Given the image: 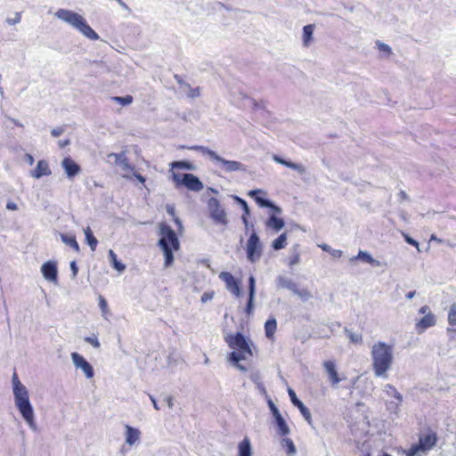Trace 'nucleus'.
<instances>
[{"label":"nucleus","instance_id":"nucleus-46","mask_svg":"<svg viewBox=\"0 0 456 456\" xmlns=\"http://www.w3.org/2000/svg\"><path fill=\"white\" fill-rule=\"evenodd\" d=\"M124 170H134V167L130 165L128 159L126 154L123 156L118 164Z\"/></svg>","mask_w":456,"mask_h":456},{"label":"nucleus","instance_id":"nucleus-56","mask_svg":"<svg viewBox=\"0 0 456 456\" xmlns=\"http://www.w3.org/2000/svg\"><path fill=\"white\" fill-rule=\"evenodd\" d=\"M99 306L102 312H104L107 309V301L102 296L99 297Z\"/></svg>","mask_w":456,"mask_h":456},{"label":"nucleus","instance_id":"nucleus-27","mask_svg":"<svg viewBox=\"0 0 456 456\" xmlns=\"http://www.w3.org/2000/svg\"><path fill=\"white\" fill-rule=\"evenodd\" d=\"M140 432L138 429L126 426V443L133 445L139 439Z\"/></svg>","mask_w":456,"mask_h":456},{"label":"nucleus","instance_id":"nucleus-2","mask_svg":"<svg viewBox=\"0 0 456 456\" xmlns=\"http://www.w3.org/2000/svg\"><path fill=\"white\" fill-rule=\"evenodd\" d=\"M371 366L376 377L387 378V371L394 362L393 346L383 341L373 344L370 349Z\"/></svg>","mask_w":456,"mask_h":456},{"label":"nucleus","instance_id":"nucleus-26","mask_svg":"<svg viewBox=\"0 0 456 456\" xmlns=\"http://www.w3.org/2000/svg\"><path fill=\"white\" fill-rule=\"evenodd\" d=\"M238 456H252L250 441L245 437L238 445Z\"/></svg>","mask_w":456,"mask_h":456},{"label":"nucleus","instance_id":"nucleus-3","mask_svg":"<svg viewBox=\"0 0 456 456\" xmlns=\"http://www.w3.org/2000/svg\"><path fill=\"white\" fill-rule=\"evenodd\" d=\"M159 235L158 246L164 254V265L168 267L174 262L173 251H177L180 248V241L175 232L166 223L159 224Z\"/></svg>","mask_w":456,"mask_h":456},{"label":"nucleus","instance_id":"nucleus-31","mask_svg":"<svg viewBox=\"0 0 456 456\" xmlns=\"http://www.w3.org/2000/svg\"><path fill=\"white\" fill-rule=\"evenodd\" d=\"M277 329V322L274 318L268 319L265 323V332L268 338L273 337V334Z\"/></svg>","mask_w":456,"mask_h":456},{"label":"nucleus","instance_id":"nucleus-8","mask_svg":"<svg viewBox=\"0 0 456 456\" xmlns=\"http://www.w3.org/2000/svg\"><path fill=\"white\" fill-rule=\"evenodd\" d=\"M246 252L247 258L251 263H255L262 255V244L256 232L250 234L247 241Z\"/></svg>","mask_w":456,"mask_h":456},{"label":"nucleus","instance_id":"nucleus-28","mask_svg":"<svg viewBox=\"0 0 456 456\" xmlns=\"http://www.w3.org/2000/svg\"><path fill=\"white\" fill-rule=\"evenodd\" d=\"M60 237L61 241L66 244L67 246H69L71 248H73L75 251H79V245L76 240V237L74 235H69L66 233H60Z\"/></svg>","mask_w":456,"mask_h":456},{"label":"nucleus","instance_id":"nucleus-34","mask_svg":"<svg viewBox=\"0 0 456 456\" xmlns=\"http://www.w3.org/2000/svg\"><path fill=\"white\" fill-rule=\"evenodd\" d=\"M286 244H287V234L284 232V233H281V235H279L278 238H276L273 241L272 248L274 250H280V249L284 248L286 247Z\"/></svg>","mask_w":456,"mask_h":456},{"label":"nucleus","instance_id":"nucleus-37","mask_svg":"<svg viewBox=\"0 0 456 456\" xmlns=\"http://www.w3.org/2000/svg\"><path fill=\"white\" fill-rule=\"evenodd\" d=\"M172 168H178V169H186V170H194L195 167L193 164H191L189 161L186 160H180V161H174L171 163Z\"/></svg>","mask_w":456,"mask_h":456},{"label":"nucleus","instance_id":"nucleus-5","mask_svg":"<svg viewBox=\"0 0 456 456\" xmlns=\"http://www.w3.org/2000/svg\"><path fill=\"white\" fill-rule=\"evenodd\" d=\"M187 148L189 150L198 151L203 154L208 155L210 159L216 161L219 165L220 168L226 173L246 171V167L242 163L235 160H227L220 157L216 151L208 149V147L201 145H193Z\"/></svg>","mask_w":456,"mask_h":456},{"label":"nucleus","instance_id":"nucleus-50","mask_svg":"<svg viewBox=\"0 0 456 456\" xmlns=\"http://www.w3.org/2000/svg\"><path fill=\"white\" fill-rule=\"evenodd\" d=\"M85 340L91 344L94 348L100 347V342L96 337H87Z\"/></svg>","mask_w":456,"mask_h":456},{"label":"nucleus","instance_id":"nucleus-49","mask_svg":"<svg viewBox=\"0 0 456 456\" xmlns=\"http://www.w3.org/2000/svg\"><path fill=\"white\" fill-rule=\"evenodd\" d=\"M20 20H21V14L20 12H16L15 13V17L14 18H7L6 19V22L9 24V25H15V24H18L20 22Z\"/></svg>","mask_w":456,"mask_h":456},{"label":"nucleus","instance_id":"nucleus-47","mask_svg":"<svg viewBox=\"0 0 456 456\" xmlns=\"http://www.w3.org/2000/svg\"><path fill=\"white\" fill-rule=\"evenodd\" d=\"M268 406L274 419L277 418L279 415H281L279 409L276 407V405L271 399L268 400Z\"/></svg>","mask_w":456,"mask_h":456},{"label":"nucleus","instance_id":"nucleus-38","mask_svg":"<svg viewBox=\"0 0 456 456\" xmlns=\"http://www.w3.org/2000/svg\"><path fill=\"white\" fill-rule=\"evenodd\" d=\"M281 446L287 450L288 454L296 453V446L290 438H283L281 440Z\"/></svg>","mask_w":456,"mask_h":456},{"label":"nucleus","instance_id":"nucleus-21","mask_svg":"<svg viewBox=\"0 0 456 456\" xmlns=\"http://www.w3.org/2000/svg\"><path fill=\"white\" fill-rule=\"evenodd\" d=\"M77 29L91 40H97L99 38L98 34L87 24L86 19L80 22Z\"/></svg>","mask_w":456,"mask_h":456},{"label":"nucleus","instance_id":"nucleus-63","mask_svg":"<svg viewBox=\"0 0 456 456\" xmlns=\"http://www.w3.org/2000/svg\"><path fill=\"white\" fill-rule=\"evenodd\" d=\"M298 262H299V256L297 255H296V256H294L293 257L290 258L289 265L293 266L295 265H297Z\"/></svg>","mask_w":456,"mask_h":456},{"label":"nucleus","instance_id":"nucleus-35","mask_svg":"<svg viewBox=\"0 0 456 456\" xmlns=\"http://www.w3.org/2000/svg\"><path fill=\"white\" fill-rule=\"evenodd\" d=\"M274 419H275V423L279 428L280 434L281 436L288 435L289 433V428L284 418L281 415H279Z\"/></svg>","mask_w":456,"mask_h":456},{"label":"nucleus","instance_id":"nucleus-42","mask_svg":"<svg viewBox=\"0 0 456 456\" xmlns=\"http://www.w3.org/2000/svg\"><path fill=\"white\" fill-rule=\"evenodd\" d=\"M402 402L396 401H391L387 403V408L390 412L397 414L400 411V405Z\"/></svg>","mask_w":456,"mask_h":456},{"label":"nucleus","instance_id":"nucleus-54","mask_svg":"<svg viewBox=\"0 0 456 456\" xmlns=\"http://www.w3.org/2000/svg\"><path fill=\"white\" fill-rule=\"evenodd\" d=\"M213 296L214 294L212 292H205L202 294L200 300L202 303H207L208 301H210L213 298Z\"/></svg>","mask_w":456,"mask_h":456},{"label":"nucleus","instance_id":"nucleus-11","mask_svg":"<svg viewBox=\"0 0 456 456\" xmlns=\"http://www.w3.org/2000/svg\"><path fill=\"white\" fill-rule=\"evenodd\" d=\"M219 278L225 283L226 289L236 297L240 295V284L232 273L228 272H222L219 274Z\"/></svg>","mask_w":456,"mask_h":456},{"label":"nucleus","instance_id":"nucleus-51","mask_svg":"<svg viewBox=\"0 0 456 456\" xmlns=\"http://www.w3.org/2000/svg\"><path fill=\"white\" fill-rule=\"evenodd\" d=\"M172 178H173V181L175 183V185L177 188L179 186L183 185V183H182L183 175H181L179 174L173 172Z\"/></svg>","mask_w":456,"mask_h":456},{"label":"nucleus","instance_id":"nucleus-29","mask_svg":"<svg viewBox=\"0 0 456 456\" xmlns=\"http://www.w3.org/2000/svg\"><path fill=\"white\" fill-rule=\"evenodd\" d=\"M109 256L111 265L115 270H117L118 273H122L125 271L126 265L122 264L119 260H118L117 255L112 249L109 250Z\"/></svg>","mask_w":456,"mask_h":456},{"label":"nucleus","instance_id":"nucleus-57","mask_svg":"<svg viewBox=\"0 0 456 456\" xmlns=\"http://www.w3.org/2000/svg\"><path fill=\"white\" fill-rule=\"evenodd\" d=\"M63 132H64V129H63L62 127H56V128L52 129V131H51V134H52L53 137H58V136H60Z\"/></svg>","mask_w":456,"mask_h":456},{"label":"nucleus","instance_id":"nucleus-39","mask_svg":"<svg viewBox=\"0 0 456 456\" xmlns=\"http://www.w3.org/2000/svg\"><path fill=\"white\" fill-rule=\"evenodd\" d=\"M232 198L241 207V209H243V215L249 216L250 209H249V207H248L247 201L236 195H234Z\"/></svg>","mask_w":456,"mask_h":456},{"label":"nucleus","instance_id":"nucleus-15","mask_svg":"<svg viewBox=\"0 0 456 456\" xmlns=\"http://www.w3.org/2000/svg\"><path fill=\"white\" fill-rule=\"evenodd\" d=\"M323 368L331 386L336 387L341 379L338 377L335 362L333 361H326L323 362Z\"/></svg>","mask_w":456,"mask_h":456},{"label":"nucleus","instance_id":"nucleus-41","mask_svg":"<svg viewBox=\"0 0 456 456\" xmlns=\"http://www.w3.org/2000/svg\"><path fill=\"white\" fill-rule=\"evenodd\" d=\"M112 100L119 104H121L122 106H126V105H129L130 103H132L133 102V97L131 95H126L124 97H121V96H114L112 97Z\"/></svg>","mask_w":456,"mask_h":456},{"label":"nucleus","instance_id":"nucleus-58","mask_svg":"<svg viewBox=\"0 0 456 456\" xmlns=\"http://www.w3.org/2000/svg\"><path fill=\"white\" fill-rule=\"evenodd\" d=\"M200 94V88L196 87V88L191 89V91L189 93V97L196 98V97H199Z\"/></svg>","mask_w":456,"mask_h":456},{"label":"nucleus","instance_id":"nucleus-62","mask_svg":"<svg viewBox=\"0 0 456 456\" xmlns=\"http://www.w3.org/2000/svg\"><path fill=\"white\" fill-rule=\"evenodd\" d=\"M6 208L9 209V210H17L18 209V206H17L16 203L12 202V201H9L6 204Z\"/></svg>","mask_w":456,"mask_h":456},{"label":"nucleus","instance_id":"nucleus-10","mask_svg":"<svg viewBox=\"0 0 456 456\" xmlns=\"http://www.w3.org/2000/svg\"><path fill=\"white\" fill-rule=\"evenodd\" d=\"M71 360L77 369L82 370L86 379H92L94 375L93 366L78 353L71 354Z\"/></svg>","mask_w":456,"mask_h":456},{"label":"nucleus","instance_id":"nucleus-32","mask_svg":"<svg viewBox=\"0 0 456 456\" xmlns=\"http://www.w3.org/2000/svg\"><path fill=\"white\" fill-rule=\"evenodd\" d=\"M383 391L387 396L394 397L396 401L403 402V395L397 391V389L390 384L384 386Z\"/></svg>","mask_w":456,"mask_h":456},{"label":"nucleus","instance_id":"nucleus-19","mask_svg":"<svg viewBox=\"0 0 456 456\" xmlns=\"http://www.w3.org/2000/svg\"><path fill=\"white\" fill-rule=\"evenodd\" d=\"M272 159L276 163L283 165V166H285V167H287L289 168H291L293 170H296V171H297L300 174H303L305 172V167L302 165L297 164V163H294V162L289 161V160H287V159H283L282 157H281V156H279L277 154H273Z\"/></svg>","mask_w":456,"mask_h":456},{"label":"nucleus","instance_id":"nucleus-4","mask_svg":"<svg viewBox=\"0 0 456 456\" xmlns=\"http://www.w3.org/2000/svg\"><path fill=\"white\" fill-rule=\"evenodd\" d=\"M225 341L229 347L233 349L229 354V360L232 363H237L246 360L248 356H252L250 342L241 332L227 335Z\"/></svg>","mask_w":456,"mask_h":456},{"label":"nucleus","instance_id":"nucleus-12","mask_svg":"<svg viewBox=\"0 0 456 456\" xmlns=\"http://www.w3.org/2000/svg\"><path fill=\"white\" fill-rule=\"evenodd\" d=\"M182 183L184 187L192 191H200L204 187L200 178L191 173L183 174Z\"/></svg>","mask_w":456,"mask_h":456},{"label":"nucleus","instance_id":"nucleus-17","mask_svg":"<svg viewBox=\"0 0 456 456\" xmlns=\"http://www.w3.org/2000/svg\"><path fill=\"white\" fill-rule=\"evenodd\" d=\"M436 324V317L434 314L424 315L415 326L419 334L423 333L427 329L434 327Z\"/></svg>","mask_w":456,"mask_h":456},{"label":"nucleus","instance_id":"nucleus-16","mask_svg":"<svg viewBox=\"0 0 456 456\" xmlns=\"http://www.w3.org/2000/svg\"><path fill=\"white\" fill-rule=\"evenodd\" d=\"M61 167L69 178H73L79 174L81 168L70 157L64 158L61 161Z\"/></svg>","mask_w":456,"mask_h":456},{"label":"nucleus","instance_id":"nucleus-55","mask_svg":"<svg viewBox=\"0 0 456 456\" xmlns=\"http://www.w3.org/2000/svg\"><path fill=\"white\" fill-rule=\"evenodd\" d=\"M166 210H167V213L171 216L173 218L175 217V206L172 205V204H167L166 205Z\"/></svg>","mask_w":456,"mask_h":456},{"label":"nucleus","instance_id":"nucleus-24","mask_svg":"<svg viewBox=\"0 0 456 456\" xmlns=\"http://www.w3.org/2000/svg\"><path fill=\"white\" fill-rule=\"evenodd\" d=\"M448 324L447 333H456V304H452L448 312Z\"/></svg>","mask_w":456,"mask_h":456},{"label":"nucleus","instance_id":"nucleus-7","mask_svg":"<svg viewBox=\"0 0 456 456\" xmlns=\"http://www.w3.org/2000/svg\"><path fill=\"white\" fill-rule=\"evenodd\" d=\"M208 210L209 217L212 219L214 224L224 226L228 224L229 219L227 213L216 198L212 197L208 200Z\"/></svg>","mask_w":456,"mask_h":456},{"label":"nucleus","instance_id":"nucleus-61","mask_svg":"<svg viewBox=\"0 0 456 456\" xmlns=\"http://www.w3.org/2000/svg\"><path fill=\"white\" fill-rule=\"evenodd\" d=\"M175 79L176 80V82L181 85V86H185L187 87H190V85L185 83L183 78L179 76V75H175Z\"/></svg>","mask_w":456,"mask_h":456},{"label":"nucleus","instance_id":"nucleus-33","mask_svg":"<svg viewBox=\"0 0 456 456\" xmlns=\"http://www.w3.org/2000/svg\"><path fill=\"white\" fill-rule=\"evenodd\" d=\"M84 232L86 235V243L90 247L91 250L94 251L98 244L97 239L94 236L90 227L85 229Z\"/></svg>","mask_w":456,"mask_h":456},{"label":"nucleus","instance_id":"nucleus-40","mask_svg":"<svg viewBox=\"0 0 456 456\" xmlns=\"http://www.w3.org/2000/svg\"><path fill=\"white\" fill-rule=\"evenodd\" d=\"M295 295L298 296L299 298L302 301H307L311 298L312 295L311 292L307 289H298L297 287L296 288V291L293 292Z\"/></svg>","mask_w":456,"mask_h":456},{"label":"nucleus","instance_id":"nucleus-9","mask_svg":"<svg viewBox=\"0 0 456 456\" xmlns=\"http://www.w3.org/2000/svg\"><path fill=\"white\" fill-rule=\"evenodd\" d=\"M54 15L57 19L68 23L76 29L85 19L82 15L68 9H59Z\"/></svg>","mask_w":456,"mask_h":456},{"label":"nucleus","instance_id":"nucleus-53","mask_svg":"<svg viewBox=\"0 0 456 456\" xmlns=\"http://www.w3.org/2000/svg\"><path fill=\"white\" fill-rule=\"evenodd\" d=\"M69 265H70V270L72 273L71 277H72V279H75L78 273V267L77 265L76 261H71Z\"/></svg>","mask_w":456,"mask_h":456},{"label":"nucleus","instance_id":"nucleus-1","mask_svg":"<svg viewBox=\"0 0 456 456\" xmlns=\"http://www.w3.org/2000/svg\"><path fill=\"white\" fill-rule=\"evenodd\" d=\"M12 381L15 406L30 429L37 432L38 428L35 420L34 409L29 401L28 391L19 379L16 372L13 373Z\"/></svg>","mask_w":456,"mask_h":456},{"label":"nucleus","instance_id":"nucleus-59","mask_svg":"<svg viewBox=\"0 0 456 456\" xmlns=\"http://www.w3.org/2000/svg\"><path fill=\"white\" fill-rule=\"evenodd\" d=\"M419 313L421 314H433L431 311H430V308L428 305H423L419 308Z\"/></svg>","mask_w":456,"mask_h":456},{"label":"nucleus","instance_id":"nucleus-60","mask_svg":"<svg viewBox=\"0 0 456 456\" xmlns=\"http://www.w3.org/2000/svg\"><path fill=\"white\" fill-rule=\"evenodd\" d=\"M330 255L335 258H339L342 256V251L339 249H332L330 251Z\"/></svg>","mask_w":456,"mask_h":456},{"label":"nucleus","instance_id":"nucleus-44","mask_svg":"<svg viewBox=\"0 0 456 456\" xmlns=\"http://www.w3.org/2000/svg\"><path fill=\"white\" fill-rule=\"evenodd\" d=\"M256 294V279L253 275L248 278V296H255Z\"/></svg>","mask_w":456,"mask_h":456},{"label":"nucleus","instance_id":"nucleus-22","mask_svg":"<svg viewBox=\"0 0 456 456\" xmlns=\"http://www.w3.org/2000/svg\"><path fill=\"white\" fill-rule=\"evenodd\" d=\"M263 192L261 190H252L248 192V196L253 198L255 200V201L256 202V204L261 207V208H267V207H271L273 205V201L266 199V198H263L261 196H258L259 193Z\"/></svg>","mask_w":456,"mask_h":456},{"label":"nucleus","instance_id":"nucleus-25","mask_svg":"<svg viewBox=\"0 0 456 456\" xmlns=\"http://www.w3.org/2000/svg\"><path fill=\"white\" fill-rule=\"evenodd\" d=\"M265 224L267 227L273 229L275 232L281 231L284 227V221L282 218L272 215L266 220Z\"/></svg>","mask_w":456,"mask_h":456},{"label":"nucleus","instance_id":"nucleus-52","mask_svg":"<svg viewBox=\"0 0 456 456\" xmlns=\"http://www.w3.org/2000/svg\"><path fill=\"white\" fill-rule=\"evenodd\" d=\"M403 237H404V240L405 241L410 244V245H412L414 247H416L418 248V250L419 251V242L417 240H415L414 239H412L411 237H410L408 234H403Z\"/></svg>","mask_w":456,"mask_h":456},{"label":"nucleus","instance_id":"nucleus-23","mask_svg":"<svg viewBox=\"0 0 456 456\" xmlns=\"http://www.w3.org/2000/svg\"><path fill=\"white\" fill-rule=\"evenodd\" d=\"M354 260H362L371 265L374 266H380L381 264L379 261L374 259L370 254H369L367 251L360 250L358 254L355 256H353L350 261L353 262Z\"/></svg>","mask_w":456,"mask_h":456},{"label":"nucleus","instance_id":"nucleus-6","mask_svg":"<svg viewBox=\"0 0 456 456\" xmlns=\"http://www.w3.org/2000/svg\"><path fill=\"white\" fill-rule=\"evenodd\" d=\"M436 436L435 433L420 435L419 442L412 444L409 449L403 450L406 456H425L436 444Z\"/></svg>","mask_w":456,"mask_h":456},{"label":"nucleus","instance_id":"nucleus-43","mask_svg":"<svg viewBox=\"0 0 456 456\" xmlns=\"http://www.w3.org/2000/svg\"><path fill=\"white\" fill-rule=\"evenodd\" d=\"M376 45H377L378 49L380 52L385 53L387 56H390L392 54V49L388 45H387L383 42H380V41H377Z\"/></svg>","mask_w":456,"mask_h":456},{"label":"nucleus","instance_id":"nucleus-13","mask_svg":"<svg viewBox=\"0 0 456 456\" xmlns=\"http://www.w3.org/2000/svg\"><path fill=\"white\" fill-rule=\"evenodd\" d=\"M41 273L45 280L57 283L58 270L55 262L47 261L45 264H43L41 266Z\"/></svg>","mask_w":456,"mask_h":456},{"label":"nucleus","instance_id":"nucleus-48","mask_svg":"<svg viewBox=\"0 0 456 456\" xmlns=\"http://www.w3.org/2000/svg\"><path fill=\"white\" fill-rule=\"evenodd\" d=\"M254 298L255 296H248V303L246 305V313L248 314H250L253 312L254 309Z\"/></svg>","mask_w":456,"mask_h":456},{"label":"nucleus","instance_id":"nucleus-18","mask_svg":"<svg viewBox=\"0 0 456 456\" xmlns=\"http://www.w3.org/2000/svg\"><path fill=\"white\" fill-rule=\"evenodd\" d=\"M52 171L46 160L41 159L37 161V167L34 170L30 171V175L33 178L40 179L43 176L50 175Z\"/></svg>","mask_w":456,"mask_h":456},{"label":"nucleus","instance_id":"nucleus-14","mask_svg":"<svg viewBox=\"0 0 456 456\" xmlns=\"http://www.w3.org/2000/svg\"><path fill=\"white\" fill-rule=\"evenodd\" d=\"M288 394L289 395V398H290V401L292 403V404L296 407H297L301 412V414L304 416V418L305 419V420L309 423V424H312V416H311V412L310 411L308 410L307 407L305 406V404L297 398L295 391L289 387L288 389Z\"/></svg>","mask_w":456,"mask_h":456},{"label":"nucleus","instance_id":"nucleus-64","mask_svg":"<svg viewBox=\"0 0 456 456\" xmlns=\"http://www.w3.org/2000/svg\"><path fill=\"white\" fill-rule=\"evenodd\" d=\"M26 161L28 163V165H33L35 162L34 157L28 153L25 155Z\"/></svg>","mask_w":456,"mask_h":456},{"label":"nucleus","instance_id":"nucleus-30","mask_svg":"<svg viewBox=\"0 0 456 456\" xmlns=\"http://www.w3.org/2000/svg\"><path fill=\"white\" fill-rule=\"evenodd\" d=\"M314 24H308L303 28V45L309 46L313 38Z\"/></svg>","mask_w":456,"mask_h":456},{"label":"nucleus","instance_id":"nucleus-36","mask_svg":"<svg viewBox=\"0 0 456 456\" xmlns=\"http://www.w3.org/2000/svg\"><path fill=\"white\" fill-rule=\"evenodd\" d=\"M345 333L353 344H361L362 342V337L361 334L354 332L352 330L345 328Z\"/></svg>","mask_w":456,"mask_h":456},{"label":"nucleus","instance_id":"nucleus-20","mask_svg":"<svg viewBox=\"0 0 456 456\" xmlns=\"http://www.w3.org/2000/svg\"><path fill=\"white\" fill-rule=\"evenodd\" d=\"M276 285L278 289H286L291 290L292 292L296 291V288L297 287L292 279L283 275H279L277 277Z\"/></svg>","mask_w":456,"mask_h":456},{"label":"nucleus","instance_id":"nucleus-45","mask_svg":"<svg viewBox=\"0 0 456 456\" xmlns=\"http://www.w3.org/2000/svg\"><path fill=\"white\" fill-rule=\"evenodd\" d=\"M126 151H122L120 153H110L108 154V159H109V161H110L111 159L114 160V163L116 165H118L119 164V161L121 160V159L123 158V156L125 155Z\"/></svg>","mask_w":456,"mask_h":456}]
</instances>
